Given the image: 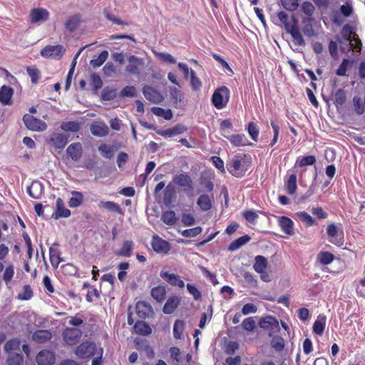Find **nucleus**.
<instances>
[{"mask_svg": "<svg viewBox=\"0 0 365 365\" xmlns=\"http://www.w3.org/2000/svg\"><path fill=\"white\" fill-rule=\"evenodd\" d=\"M71 194L72 197L68 201V205L71 207H78L81 205L83 196L81 192L77 191H73Z\"/></svg>", "mask_w": 365, "mask_h": 365, "instance_id": "35", "label": "nucleus"}, {"mask_svg": "<svg viewBox=\"0 0 365 365\" xmlns=\"http://www.w3.org/2000/svg\"><path fill=\"white\" fill-rule=\"evenodd\" d=\"M23 121L26 127L33 131H43L47 127L46 123L29 114H25L24 115Z\"/></svg>", "mask_w": 365, "mask_h": 365, "instance_id": "2", "label": "nucleus"}, {"mask_svg": "<svg viewBox=\"0 0 365 365\" xmlns=\"http://www.w3.org/2000/svg\"><path fill=\"white\" fill-rule=\"evenodd\" d=\"M238 348V345L236 342L234 341H230L226 347H225V352L227 354H232L235 353V350Z\"/></svg>", "mask_w": 365, "mask_h": 365, "instance_id": "62", "label": "nucleus"}, {"mask_svg": "<svg viewBox=\"0 0 365 365\" xmlns=\"http://www.w3.org/2000/svg\"><path fill=\"white\" fill-rule=\"evenodd\" d=\"M121 120L117 118L110 120V126L114 130H120L121 128Z\"/></svg>", "mask_w": 365, "mask_h": 365, "instance_id": "63", "label": "nucleus"}, {"mask_svg": "<svg viewBox=\"0 0 365 365\" xmlns=\"http://www.w3.org/2000/svg\"><path fill=\"white\" fill-rule=\"evenodd\" d=\"M81 335V330L76 327H67L62 333L63 341L68 345H74L78 343Z\"/></svg>", "mask_w": 365, "mask_h": 365, "instance_id": "3", "label": "nucleus"}, {"mask_svg": "<svg viewBox=\"0 0 365 365\" xmlns=\"http://www.w3.org/2000/svg\"><path fill=\"white\" fill-rule=\"evenodd\" d=\"M43 285L45 287V288L47 289V291L50 293H53L54 292V289L51 284V279L48 276L46 275L44 277H43Z\"/></svg>", "mask_w": 365, "mask_h": 365, "instance_id": "61", "label": "nucleus"}, {"mask_svg": "<svg viewBox=\"0 0 365 365\" xmlns=\"http://www.w3.org/2000/svg\"><path fill=\"white\" fill-rule=\"evenodd\" d=\"M155 56L159 58L160 61L168 62L170 63H175V58L170 53H161V52H154Z\"/></svg>", "mask_w": 365, "mask_h": 365, "instance_id": "49", "label": "nucleus"}, {"mask_svg": "<svg viewBox=\"0 0 365 365\" xmlns=\"http://www.w3.org/2000/svg\"><path fill=\"white\" fill-rule=\"evenodd\" d=\"M81 21V16L78 14H75L73 16H69L67 18L65 22L66 29L70 31H74L77 27L78 26Z\"/></svg>", "mask_w": 365, "mask_h": 365, "instance_id": "26", "label": "nucleus"}, {"mask_svg": "<svg viewBox=\"0 0 365 365\" xmlns=\"http://www.w3.org/2000/svg\"><path fill=\"white\" fill-rule=\"evenodd\" d=\"M30 16L31 23L44 21L48 17V12L43 9H34L31 11Z\"/></svg>", "mask_w": 365, "mask_h": 365, "instance_id": "20", "label": "nucleus"}, {"mask_svg": "<svg viewBox=\"0 0 365 365\" xmlns=\"http://www.w3.org/2000/svg\"><path fill=\"white\" fill-rule=\"evenodd\" d=\"M163 222L168 226L174 225L177 222L175 212L173 210H167L161 215Z\"/></svg>", "mask_w": 365, "mask_h": 365, "instance_id": "30", "label": "nucleus"}, {"mask_svg": "<svg viewBox=\"0 0 365 365\" xmlns=\"http://www.w3.org/2000/svg\"><path fill=\"white\" fill-rule=\"evenodd\" d=\"M170 96L174 104L181 103L184 99L183 93L175 87L170 88Z\"/></svg>", "mask_w": 365, "mask_h": 365, "instance_id": "38", "label": "nucleus"}, {"mask_svg": "<svg viewBox=\"0 0 365 365\" xmlns=\"http://www.w3.org/2000/svg\"><path fill=\"white\" fill-rule=\"evenodd\" d=\"M104 14H105L106 19L108 21H112L113 24H115L118 25H128L127 23H125L124 21L120 20L119 18L115 16L114 14H112L107 11H105Z\"/></svg>", "mask_w": 365, "mask_h": 365, "instance_id": "53", "label": "nucleus"}, {"mask_svg": "<svg viewBox=\"0 0 365 365\" xmlns=\"http://www.w3.org/2000/svg\"><path fill=\"white\" fill-rule=\"evenodd\" d=\"M28 75L31 78V81L33 83H36L40 78L41 73L39 70L35 66H28L26 68Z\"/></svg>", "mask_w": 365, "mask_h": 365, "instance_id": "43", "label": "nucleus"}, {"mask_svg": "<svg viewBox=\"0 0 365 365\" xmlns=\"http://www.w3.org/2000/svg\"><path fill=\"white\" fill-rule=\"evenodd\" d=\"M49 255L51 264L53 267H58L61 259L60 257V251L58 248L51 247L49 249Z\"/></svg>", "mask_w": 365, "mask_h": 365, "instance_id": "32", "label": "nucleus"}, {"mask_svg": "<svg viewBox=\"0 0 365 365\" xmlns=\"http://www.w3.org/2000/svg\"><path fill=\"white\" fill-rule=\"evenodd\" d=\"M212 161L215 166L221 172H225L224 163L220 158L217 156L212 157Z\"/></svg>", "mask_w": 365, "mask_h": 365, "instance_id": "59", "label": "nucleus"}, {"mask_svg": "<svg viewBox=\"0 0 365 365\" xmlns=\"http://www.w3.org/2000/svg\"><path fill=\"white\" fill-rule=\"evenodd\" d=\"M227 170L229 172L235 177H241L245 171L241 161L236 158L233 159L230 164H227Z\"/></svg>", "mask_w": 365, "mask_h": 365, "instance_id": "19", "label": "nucleus"}, {"mask_svg": "<svg viewBox=\"0 0 365 365\" xmlns=\"http://www.w3.org/2000/svg\"><path fill=\"white\" fill-rule=\"evenodd\" d=\"M213 196L210 197L208 195L202 194L199 196L197 200V205L202 211H207L212 208Z\"/></svg>", "mask_w": 365, "mask_h": 365, "instance_id": "23", "label": "nucleus"}, {"mask_svg": "<svg viewBox=\"0 0 365 365\" xmlns=\"http://www.w3.org/2000/svg\"><path fill=\"white\" fill-rule=\"evenodd\" d=\"M7 364L8 365H24L23 356L18 353H9Z\"/></svg>", "mask_w": 365, "mask_h": 365, "instance_id": "40", "label": "nucleus"}, {"mask_svg": "<svg viewBox=\"0 0 365 365\" xmlns=\"http://www.w3.org/2000/svg\"><path fill=\"white\" fill-rule=\"evenodd\" d=\"M115 67L114 66V65L110 63V62H108L107 63L104 67H103V72H104V74L107 76H112L115 72Z\"/></svg>", "mask_w": 365, "mask_h": 365, "instance_id": "57", "label": "nucleus"}, {"mask_svg": "<svg viewBox=\"0 0 365 365\" xmlns=\"http://www.w3.org/2000/svg\"><path fill=\"white\" fill-rule=\"evenodd\" d=\"M174 194H175L174 188L170 184H169L166 187V188L165 190V192H164V203L165 205H168L171 202V198Z\"/></svg>", "mask_w": 365, "mask_h": 365, "instance_id": "48", "label": "nucleus"}, {"mask_svg": "<svg viewBox=\"0 0 365 365\" xmlns=\"http://www.w3.org/2000/svg\"><path fill=\"white\" fill-rule=\"evenodd\" d=\"M68 141L67 135L57 132L52 133L48 139V143L57 149H63Z\"/></svg>", "mask_w": 365, "mask_h": 365, "instance_id": "6", "label": "nucleus"}, {"mask_svg": "<svg viewBox=\"0 0 365 365\" xmlns=\"http://www.w3.org/2000/svg\"><path fill=\"white\" fill-rule=\"evenodd\" d=\"M133 248V242L131 240L125 241L121 249L116 252L117 255L129 257L132 255V250Z\"/></svg>", "mask_w": 365, "mask_h": 365, "instance_id": "31", "label": "nucleus"}, {"mask_svg": "<svg viewBox=\"0 0 365 365\" xmlns=\"http://www.w3.org/2000/svg\"><path fill=\"white\" fill-rule=\"evenodd\" d=\"M14 267L12 265H10L6 268L4 273L3 278L6 284L11 280V279L14 276Z\"/></svg>", "mask_w": 365, "mask_h": 365, "instance_id": "55", "label": "nucleus"}, {"mask_svg": "<svg viewBox=\"0 0 365 365\" xmlns=\"http://www.w3.org/2000/svg\"><path fill=\"white\" fill-rule=\"evenodd\" d=\"M160 276L173 286L179 287L180 288L185 286V282L180 279V276L175 274H170L167 271L163 270L160 272Z\"/></svg>", "mask_w": 365, "mask_h": 365, "instance_id": "13", "label": "nucleus"}, {"mask_svg": "<svg viewBox=\"0 0 365 365\" xmlns=\"http://www.w3.org/2000/svg\"><path fill=\"white\" fill-rule=\"evenodd\" d=\"M128 160V155L124 152H120L118 155L117 163L119 168H121L123 164L125 163Z\"/></svg>", "mask_w": 365, "mask_h": 365, "instance_id": "60", "label": "nucleus"}, {"mask_svg": "<svg viewBox=\"0 0 365 365\" xmlns=\"http://www.w3.org/2000/svg\"><path fill=\"white\" fill-rule=\"evenodd\" d=\"M228 94L229 91L225 87L215 91L212 98L213 105L217 108H223L228 101Z\"/></svg>", "mask_w": 365, "mask_h": 365, "instance_id": "4", "label": "nucleus"}, {"mask_svg": "<svg viewBox=\"0 0 365 365\" xmlns=\"http://www.w3.org/2000/svg\"><path fill=\"white\" fill-rule=\"evenodd\" d=\"M180 304V299L176 296L170 297L166 301L163 311L166 314H172L175 312Z\"/></svg>", "mask_w": 365, "mask_h": 365, "instance_id": "22", "label": "nucleus"}, {"mask_svg": "<svg viewBox=\"0 0 365 365\" xmlns=\"http://www.w3.org/2000/svg\"><path fill=\"white\" fill-rule=\"evenodd\" d=\"M56 212L52 215V217L58 220L61 217H68L71 215V211L65 207L63 200L58 197L56 200Z\"/></svg>", "mask_w": 365, "mask_h": 365, "instance_id": "15", "label": "nucleus"}, {"mask_svg": "<svg viewBox=\"0 0 365 365\" xmlns=\"http://www.w3.org/2000/svg\"><path fill=\"white\" fill-rule=\"evenodd\" d=\"M83 323V319L78 317V314H76L75 317H71L68 321V324L73 327H78Z\"/></svg>", "mask_w": 365, "mask_h": 365, "instance_id": "58", "label": "nucleus"}, {"mask_svg": "<svg viewBox=\"0 0 365 365\" xmlns=\"http://www.w3.org/2000/svg\"><path fill=\"white\" fill-rule=\"evenodd\" d=\"M185 329L183 321L177 319L173 326V336L176 339H180Z\"/></svg>", "mask_w": 365, "mask_h": 365, "instance_id": "39", "label": "nucleus"}, {"mask_svg": "<svg viewBox=\"0 0 365 365\" xmlns=\"http://www.w3.org/2000/svg\"><path fill=\"white\" fill-rule=\"evenodd\" d=\"M98 207L99 208H104L108 211L115 212L121 215H123V212L120 207L117 203L112 201L101 200L98 203Z\"/></svg>", "mask_w": 365, "mask_h": 365, "instance_id": "24", "label": "nucleus"}, {"mask_svg": "<svg viewBox=\"0 0 365 365\" xmlns=\"http://www.w3.org/2000/svg\"><path fill=\"white\" fill-rule=\"evenodd\" d=\"M151 111L157 116L163 117L165 120H170L173 118V112L170 109L165 110L159 107H153Z\"/></svg>", "mask_w": 365, "mask_h": 365, "instance_id": "37", "label": "nucleus"}, {"mask_svg": "<svg viewBox=\"0 0 365 365\" xmlns=\"http://www.w3.org/2000/svg\"><path fill=\"white\" fill-rule=\"evenodd\" d=\"M135 311L137 315L142 319L149 317L153 314L152 306L145 301H140L136 303Z\"/></svg>", "mask_w": 365, "mask_h": 365, "instance_id": "8", "label": "nucleus"}, {"mask_svg": "<svg viewBox=\"0 0 365 365\" xmlns=\"http://www.w3.org/2000/svg\"><path fill=\"white\" fill-rule=\"evenodd\" d=\"M65 51L62 45L46 46L41 51V55L46 58L58 59L61 58Z\"/></svg>", "mask_w": 365, "mask_h": 365, "instance_id": "5", "label": "nucleus"}, {"mask_svg": "<svg viewBox=\"0 0 365 365\" xmlns=\"http://www.w3.org/2000/svg\"><path fill=\"white\" fill-rule=\"evenodd\" d=\"M33 296V292L29 285H24L23 287L22 292L18 295V299L21 300L30 299Z\"/></svg>", "mask_w": 365, "mask_h": 365, "instance_id": "46", "label": "nucleus"}, {"mask_svg": "<svg viewBox=\"0 0 365 365\" xmlns=\"http://www.w3.org/2000/svg\"><path fill=\"white\" fill-rule=\"evenodd\" d=\"M81 128V123L77 121H64L61 124V129L65 132L78 133Z\"/></svg>", "mask_w": 365, "mask_h": 365, "instance_id": "25", "label": "nucleus"}, {"mask_svg": "<svg viewBox=\"0 0 365 365\" xmlns=\"http://www.w3.org/2000/svg\"><path fill=\"white\" fill-rule=\"evenodd\" d=\"M241 362V359L240 356H235L234 358L229 357L226 359L227 365H240Z\"/></svg>", "mask_w": 365, "mask_h": 365, "instance_id": "64", "label": "nucleus"}, {"mask_svg": "<svg viewBox=\"0 0 365 365\" xmlns=\"http://www.w3.org/2000/svg\"><path fill=\"white\" fill-rule=\"evenodd\" d=\"M128 63L125 68V71L133 75L140 74V67L143 65V60L135 56H130L128 58Z\"/></svg>", "mask_w": 365, "mask_h": 365, "instance_id": "7", "label": "nucleus"}, {"mask_svg": "<svg viewBox=\"0 0 365 365\" xmlns=\"http://www.w3.org/2000/svg\"><path fill=\"white\" fill-rule=\"evenodd\" d=\"M186 130L187 128L185 125L178 124L169 129L158 130L157 133L164 137H173L183 133Z\"/></svg>", "mask_w": 365, "mask_h": 365, "instance_id": "18", "label": "nucleus"}, {"mask_svg": "<svg viewBox=\"0 0 365 365\" xmlns=\"http://www.w3.org/2000/svg\"><path fill=\"white\" fill-rule=\"evenodd\" d=\"M250 240V237L248 235L242 236L231 242L230 245H229L228 250L234 252L240 249L242 245H244L247 242H248Z\"/></svg>", "mask_w": 365, "mask_h": 365, "instance_id": "33", "label": "nucleus"}, {"mask_svg": "<svg viewBox=\"0 0 365 365\" xmlns=\"http://www.w3.org/2000/svg\"><path fill=\"white\" fill-rule=\"evenodd\" d=\"M150 294L154 299H155L158 302H161L165 298V287L164 286L160 285L157 286L151 289Z\"/></svg>", "mask_w": 365, "mask_h": 365, "instance_id": "28", "label": "nucleus"}, {"mask_svg": "<svg viewBox=\"0 0 365 365\" xmlns=\"http://www.w3.org/2000/svg\"><path fill=\"white\" fill-rule=\"evenodd\" d=\"M173 182L184 188L185 191L192 190V180L190 176L186 173H180L173 178Z\"/></svg>", "mask_w": 365, "mask_h": 365, "instance_id": "9", "label": "nucleus"}, {"mask_svg": "<svg viewBox=\"0 0 365 365\" xmlns=\"http://www.w3.org/2000/svg\"><path fill=\"white\" fill-rule=\"evenodd\" d=\"M117 97V92L115 89L110 88L108 87L104 88L102 93L101 98L104 101H110L113 100Z\"/></svg>", "mask_w": 365, "mask_h": 365, "instance_id": "42", "label": "nucleus"}, {"mask_svg": "<svg viewBox=\"0 0 365 365\" xmlns=\"http://www.w3.org/2000/svg\"><path fill=\"white\" fill-rule=\"evenodd\" d=\"M152 247L156 252L161 254L168 253L170 249L169 243L158 236L153 237Z\"/></svg>", "mask_w": 365, "mask_h": 365, "instance_id": "14", "label": "nucleus"}, {"mask_svg": "<svg viewBox=\"0 0 365 365\" xmlns=\"http://www.w3.org/2000/svg\"><path fill=\"white\" fill-rule=\"evenodd\" d=\"M108 57V52L107 51H103L96 58L91 60L90 65L94 68H98L103 65Z\"/></svg>", "mask_w": 365, "mask_h": 365, "instance_id": "36", "label": "nucleus"}, {"mask_svg": "<svg viewBox=\"0 0 365 365\" xmlns=\"http://www.w3.org/2000/svg\"><path fill=\"white\" fill-rule=\"evenodd\" d=\"M98 151L101 155L107 159H110L113 156V150L111 147L107 144H101L98 147Z\"/></svg>", "mask_w": 365, "mask_h": 365, "instance_id": "41", "label": "nucleus"}, {"mask_svg": "<svg viewBox=\"0 0 365 365\" xmlns=\"http://www.w3.org/2000/svg\"><path fill=\"white\" fill-rule=\"evenodd\" d=\"M96 345L93 342L85 341L81 343L75 351V354L81 359L91 358L95 355Z\"/></svg>", "mask_w": 365, "mask_h": 365, "instance_id": "1", "label": "nucleus"}, {"mask_svg": "<svg viewBox=\"0 0 365 365\" xmlns=\"http://www.w3.org/2000/svg\"><path fill=\"white\" fill-rule=\"evenodd\" d=\"M230 143L235 146H243L247 145V139L242 134H235L227 137Z\"/></svg>", "mask_w": 365, "mask_h": 365, "instance_id": "34", "label": "nucleus"}, {"mask_svg": "<svg viewBox=\"0 0 365 365\" xmlns=\"http://www.w3.org/2000/svg\"><path fill=\"white\" fill-rule=\"evenodd\" d=\"M54 361V356L47 350L40 351L36 356V362L38 365H52Z\"/></svg>", "mask_w": 365, "mask_h": 365, "instance_id": "17", "label": "nucleus"}, {"mask_svg": "<svg viewBox=\"0 0 365 365\" xmlns=\"http://www.w3.org/2000/svg\"><path fill=\"white\" fill-rule=\"evenodd\" d=\"M136 94V89L134 86H125L120 93V97H133Z\"/></svg>", "mask_w": 365, "mask_h": 365, "instance_id": "50", "label": "nucleus"}, {"mask_svg": "<svg viewBox=\"0 0 365 365\" xmlns=\"http://www.w3.org/2000/svg\"><path fill=\"white\" fill-rule=\"evenodd\" d=\"M190 84L192 90L197 91L202 86V83L200 79L196 76L195 72L190 70Z\"/></svg>", "mask_w": 365, "mask_h": 365, "instance_id": "47", "label": "nucleus"}, {"mask_svg": "<svg viewBox=\"0 0 365 365\" xmlns=\"http://www.w3.org/2000/svg\"><path fill=\"white\" fill-rule=\"evenodd\" d=\"M181 221L185 226H191L195 224V219L191 213H184L182 215Z\"/></svg>", "mask_w": 365, "mask_h": 365, "instance_id": "51", "label": "nucleus"}, {"mask_svg": "<svg viewBox=\"0 0 365 365\" xmlns=\"http://www.w3.org/2000/svg\"><path fill=\"white\" fill-rule=\"evenodd\" d=\"M20 346V341L17 339H13L6 341L4 349L7 352H11L14 350H19Z\"/></svg>", "mask_w": 365, "mask_h": 365, "instance_id": "45", "label": "nucleus"}, {"mask_svg": "<svg viewBox=\"0 0 365 365\" xmlns=\"http://www.w3.org/2000/svg\"><path fill=\"white\" fill-rule=\"evenodd\" d=\"M91 133L96 137H105L109 133V128L107 125L101 121L93 122L90 125Z\"/></svg>", "mask_w": 365, "mask_h": 365, "instance_id": "10", "label": "nucleus"}, {"mask_svg": "<svg viewBox=\"0 0 365 365\" xmlns=\"http://www.w3.org/2000/svg\"><path fill=\"white\" fill-rule=\"evenodd\" d=\"M67 155L74 161L80 160L83 155V147L80 143H73L66 149Z\"/></svg>", "mask_w": 365, "mask_h": 365, "instance_id": "12", "label": "nucleus"}, {"mask_svg": "<svg viewBox=\"0 0 365 365\" xmlns=\"http://www.w3.org/2000/svg\"><path fill=\"white\" fill-rule=\"evenodd\" d=\"M51 333L48 330H38L33 334L34 341L38 343H43L51 338Z\"/></svg>", "mask_w": 365, "mask_h": 365, "instance_id": "29", "label": "nucleus"}, {"mask_svg": "<svg viewBox=\"0 0 365 365\" xmlns=\"http://www.w3.org/2000/svg\"><path fill=\"white\" fill-rule=\"evenodd\" d=\"M23 237H24V240L25 243L26 245V247L28 248V250H27L28 257L29 258H31L32 252H33V249H32L31 239H30V237H29V235L27 233H24L23 234Z\"/></svg>", "mask_w": 365, "mask_h": 365, "instance_id": "56", "label": "nucleus"}, {"mask_svg": "<svg viewBox=\"0 0 365 365\" xmlns=\"http://www.w3.org/2000/svg\"><path fill=\"white\" fill-rule=\"evenodd\" d=\"M202 228L200 227H195L193 228L185 230L183 231L180 232L181 235L184 237H195L202 232Z\"/></svg>", "mask_w": 365, "mask_h": 365, "instance_id": "44", "label": "nucleus"}, {"mask_svg": "<svg viewBox=\"0 0 365 365\" xmlns=\"http://www.w3.org/2000/svg\"><path fill=\"white\" fill-rule=\"evenodd\" d=\"M143 94L148 101L153 103H159L164 100L163 95L150 86L143 88Z\"/></svg>", "mask_w": 365, "mask_h": 365, "instance_id": "11", "label": "nucleus"}, {"mask_svg": "<svg viewBox=\"0 0 365 365\" xmlns=\"http://www.w3.org/2000/svg\"><path fill=\"white\" fill-rule=\"evenodd\" d=\"M28 194L34 199H39L43 192V186L40 181L34 180L27 187Z\"/></svg>", "mask_w": 365, "mask_h": 365, "instance_id": "16", "label": "nucleus"}, {"mask_svg": "<svg viewBox=\"0 0 365 365\" xmlns=\"http://www.w3.org/2000/svg\"><path fill=\"white\" fill-rule=\"evenodd\" d=\"M14 93L12 88L6 86H3L0 90V102L3 105H11V97Z\"/></svg>", "mask_w": 365, "mask_h": 365, "instance_id": "21", "label": "nucleus"}, {"mask_svg": "<svg viewBox=\"0 0 365 365\" xmlns=\"http://www.w3.org/2000/svg\"><path fill=\"white\" fill-rule=\"evenodd\" d=\"M91 84L94 90L97 91L103 86V81L99 76L93 74L91 76Z\"/></svg>", "mask_w": 365, "mask_h": 365, "instance_id": "54", "label": "nucleus"}, {"mask_svg": "<svg viewBox=\"0 0 365 365\" xmlns=\"http://www.w3.org/2000/svg\"><path fill=\"white\" fill-rule=\"evenodd\" d=\"M134 330L137 334L147 336L152 333L150 327L143 321H138L134 325Z\"/></svg>", "mask_w": 365, "mask_h": 365, "instance_id": "27", "label": "nucleus"}, {"mask_svg": "<svg viewBox=\"0 0 365 365\" xmlns=\"http://www.w3.org/2000/svg\"><path fill=\"white\" fill-rule=\"evenodd\" d=\"M186 287L189 293L192 295L195 300H198L201 298L200 292L194 285L187 284Z\"/></svg>", "mask_w": 365, "mask_h": 365, "instance_id": "52", "label": "nucleus"}]
</instances>
